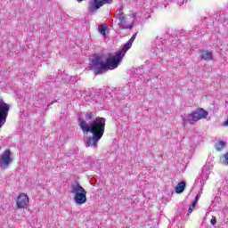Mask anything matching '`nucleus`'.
<instances>
[{
  "label": "nucleus",
  "mask_w": 228,
  "mask_h": 228,
  "mask_svg": "<svg viewBox=\"0 0 228 228\" xmlns=\"http://www.w3.org/2000/svg\"><path fill=\"white\" fill-rule=\"evenodd\" d=\"M78 124L83 133L93 134V136H89L86 141L87 147H98L97 143H99L102 136H104V131L106 129V118L96 117L89 126L85 119L78 118Z\"/></svg>",
  "instance_id": "obj_1"
},
{
  "label": "nucleus",
  "mask_w": 228,
  "mask_h": 228,
  "mask_svg": "<svg viewBox=\"0 0 228 228\" xmlns=\"http://www.w3.org/2000/svg\"><path fill=\"white\" fill-rule=\"evenodd\" d=\"M118 65V61H117L115 55H109L106 61L104 60V55H94L91 61V69L95 74H102L104 71L114 70Z\"/></svg>",
  "instance_id": "obj_2"
},
{
  "label": "nucleus",
  "mask_w": 228,
  "mask_h": 228,
  "mask_svg": "<svg viewBox=\"0 0 228 228\" xmlns=\"http://www.w3.org/2000/svg\"><path fill=\"white\" fill-rule=\"evenodd\" d=\"M118 26L121 29H131L133 24H134V19L136 18V13L130 14L128 16L124 13V9L121 7L116 11Z\"/></svg>",
  "instance_id": "obj_3"
},
{
  "label": "nucleus",
  "mask_w": 228,
  "mask_h": 228,
  "mask_svg": "<svg viewBox=\"0 0 228 228\" xmlns=\"http://www.w3.org/2000/svg\"><path fill=\"white\" fill-rule=\"evenodd\" d=\"M72 193L75 194L74 200L77 206H83V204H86V191L83 186L79 183L77 184L71 185Z\"/></svg>",
  "instance_id": "obj_4"
},
{
  "label": "nucleus",
  "mask_w": 228,
  "mask_h": 228,
  "mask_svg": "<svg viewBox=\"0 0 228 228\" xmlns=\"http://www.w3.org/2000/svg\"><path fill=\"white\" fill-rule=\"evenodd\" d=\"M10 108V104L6 103L3 98H0V129L6 124Z\"/></svg>",
  "instance_id": "obj_5"
},
{
  "label": "nucleus",
  "mask_w": 228,
  "mask_h": 228,
  "mask_svg": "<svg viewBox=\"0 0 228 228\" xmlns=\"http://www.w3.org/2000/svg\"><path fill=\"white\" fill-rule=\"evenodd\" d=\"M208 115H209V112L204 110V108H198L194 111L191 112L189 114V117H191L193 122H199V120H203L204 118H208Z\"/></svg>",
  "instance_id": "obj_6"
},
{
  "label": "nucleus",
  "mask_w": 228,
  "mask_h": 228,
  "mask_svg": "<svg viewBox=\"0 0 228 228\" xmlns=\"http://www.w3.org/2000/svg\"><path fill=\"white\" fill-rule=\"evenodd\" d=\"M29 204V197L26 193H20L16 199V206L18 209H28Z\"/></svg>",
  "instance_id": "obj_7"
},
{
  "label": "nucleus",
  "mask_w": 228,
  "mask_h": 228,
  "mask_svg": "<svg viewBox=\"0 0 228 228\" xmlns=\"http://www.w3.org/2000/svg\"><path fill=\"white\" fill-rule=\"evenodd\" d=\"M108 3H110V0H91L88 4V11L94 13V12H97L104 4H108Z\"/></svg>",
  "instance_id": "obj_8"
},
{
  "label": "nucleus",
  "mask_w": 228,
  "mask_h": 228,
  "mask_svg": "<svg viewBox=\"0 0 228 228\" xmlns=\"http://www.w3.org/2000/svg\"><path fill=\"white\" fill-rule=\"evenodd\" d=\"M133 46V42H131V40H129L122 48V50H119L118 52H117L114 55L115 59L117 60L118 63H120V61H122V58H124L126 53H127V51H129V49H131V47Z\"/></svg>",
  "instance_id": "obj_9"
},
{
  "label": "nucleus",
  "mask_w": 228,
  "mask_h": 228,
  "mask_svg": "<svg viewBox=\"0 0 228 228\" xmlns=\"http://www.w3.org/2000/svg\"><path fill=\"white\" fill-rule=\"evenodd\" d=\"M0 160L4 167H8V165L13 161V159H12V151L10 150H5L2 153Z\"/></svg>",
  "instance_id": "obj_10"
},
{
  "label": "nucleus",
  "mask_w": 228,
  "mask_h": 228,
  "mask_svg": "<svg viewBox=\"0 0 228 228\" xmlns=\"http://www.w3.org/2000/svg\"><path fill=\"white\" fill-rule=\"evenodd\" d=\"M200 58L205 61H211V60H213V53L208 50H203L201 51Z\"/></svg>",
  "instance_id": "obj_11"
},
{
  "label": "nucleus",
  "mask_w": 228,
  "mask_h": 228,
  "mask_svg": "<svg viewBox=\"0 0 228 228\" xmlns=\"http://www.w3.org/2000/svg\"><path fill=\"white\" fill-rule=\"evenodd\" d=\"M186 189V182L182 181L180 183H177V185L175 188V193H183V191H184V190Z\"/></svg>",
  "instance_id": "obj_12"
},
{
  "label": "nucleus",
  "mask_w": 228,
  "mask_h": 228,
  "mask_svg": "<svg viewBox=\"0 0 228 228\" xmlns=\"http://www.w3.org/2000/svg\"><path fill=\"white\" fill-rule=\"evenodd\" d=\"M108 29V25H106L105 23L102 25H100L98 27V31L100 34H102L103 37H106V30Z\"/></svg>",
  "instance_id": "obj_13"
},
{
  "label": "nucleus",
  "mask_w": 228,
  "mask_h": 228,
  "mask_svg": "<svg viewBox=\"0 0 228 228\" xmlns=\"http://www.w3.org/2000/svg\"><path fill=\"white\" fill-rule=\"evenodd\" d=\"M225 148V142L224 141H218L216 143V151H220L222 150H224Z\"/></svg>",
  "instance_id": "obj_14"
},
{
  "label": "nucleus",
  "mask_w": 228,
  "mask_h": 228,
  "mask_svg": "<svg viewBox=\"0 0 228 228\" xmlns=\"http://www.w3.org/2000/svg\"><path fill=\"white\" fill-rule=\"evenodd\" d=\"M94 119V112H88L86 114V120L90 121Z\"/></svg>",
  "instance_id": "obj_15"
},
{
  "label": "nucleus",
  "mask_w": 228,
  "mask_h": 228,
  "mask_svg": "<svg viewBox=\"0 0 228 228\" xmlns=\"http://www.w3.org/2000/svg\"><path fill=\"white\" fill-rule=\"evenodd\" d=\"M224 165H228V153H225L224 156Z\"/></svg>",
  "instance_id": "obj_16"
},
{
  "label": "nucleus",
  "mask_w": 228,
  "mask_h": 228,
  "mask_svg": "<svg viewBox=\"0 0 228 228\" xmlns=\"http://www.w3.org/2000/svg\"><path fill=\"white\" fill-rule=\"evenodd\" d=\"M193 209H195V208H194V207H191V206L189 207V210H188L187 215H188V216L191 215V213L193 212Z\"/></svg>",
  "instance_id": "obj_17"
},
{
  "label": "nucleus",
  "mask_w": 228,
  "mask_h": 228,
  "mask_svg": "<svg viewBox=\"0 0 228 228\" xmlns=\"http://www.w3.org/2000/svg\"><path fill=\"white\" fill-rule=\"evenodd\" d=\"M210 224H212V225H216V216H212V218L210 220Z\"/></svg>",
  "instance_id": "obj_18"
},
{
  "label": "nucleus",
  "mask_w": 228,
  "mask_h": 228,
  "mask_svg": "<svg viewBox=\"0 0 228 228\" xmlns=\"http://www.w3.org/2000/svg\"><path fill=\"white\" fill-rule=\"evenodd\" d=\"M191 206L192 208H195V206H197V200H194Z\"/></svg>",
  "instance_id": "obj_19"
},
{
  "label": "nucleus",
  "mask_w": 228,
  "mask_h": 228,
  "mask_svg": "<svg viewBox=\"0 0 228 228\" xmlns=\"http://www.w3.org/2000/svg\"><path fill=\"white\" fill-rule=\"evenodd\" d=\"M134 38H136L134 36H133L132 37H131V42H132V44L134 42Z\"/></svg>",
  "instance_id": "obj_20"
},
{
  "label": "nucleus",
  "mask_w": 228,
  "mask_h": 228,
  "mask_svg": "<svg viewBox=\"0 0 228 228\" xmlns=\"http://www.w3.org/2000/svg\"><path fill=\"white\" fill-rule=\"evenodd\" d=\"M194 200H196V202H198L199 201V196H196Z\"/></svg>",
  "instance_id": "obj_21"
}]
</instances>
